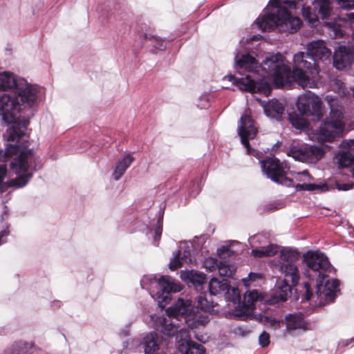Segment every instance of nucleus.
<instances>
[{
    "mask_svg": "<svg viewBox=\"0 0 354 354\" xmlns=\"http://www.w3.org/2000/svg\"><path fill=\"white\" fill-rule=\"evenodd\" d=\"M235 68L242 77L227 75L225 77L239 90L249 93H261L266 96L271 93L272 88L263 75H259L262 71L265 75L272 77L277 87L283 85L284 77H287L288 66L285 63V57L279 53H270L259 65L256 58L250 53L234 56Z\"/></svg>",
    "mask_w": 354,
    "mask_h": 354,
    "instance_id": "1",
    "label": "nucleus"
},
{
    "mask_svg": "<svg viewBox=\"0 0 354 354\" xmlns=\"http://www.w3.org/2000/svg\"><path fill=\"white\" fill-rule=\"evenodd\" d=\"M8 144L3 151L0 149V192L9 187H23L32 177V172L40 169L42 163L32 149H28L26 133L13 128L10 133Z\"/></svg>",
    "mask_w": 354,
    "mask_h": 354,
    "instance_id": "2",
    "label": "nucleus"
},
{
    "mask_svg": "<svg viewBox=\"0 0 354 354\" xmlns=\"http://www.w3.org/2000/svg\"><path fill=\"white\" fill-rule=\"evenodd\" d=\"M168 317H157L155 322L160 332L167 337H176V344L180 354H206L201 344L191 339L189 331L178 322L186 324L192 330L204 326L209 322L207 315L198 316L189 299H178L167 309Z\"/></svg>",
    "mask_w": 354,
    "mask_h": 354,
    "instance_id": "3",
    "label": "nucleus"
},
{
    "mask_svg": "<svg viewBox=\"0 0 354 354\" xmlns=\"http://www.w3.org/2000/svg\"><path fill=\"white\" fill-rule=\"evenodd\" d=\"M299 0H270L271 8L256 20V25L262 31H271L278 28L281 31L296 32L302 24L297 17L290 15L288 9L299 8Z\"/></svg>",
    "mask_w": 354,
    "mask_h": 354,
    "instance_id": "4",
    "label": "nucleus"
},
{
    "mask_svg": "<svg viewBox=\"0 0 354 354\" xmlns=\"http://www.w3.org/2000/svg\"><path fill=\"white\" fill-rule=\"evenodd\" d=\"M34 93L35 99L32 103L29 102V97H26V99L22 101L19 92L0 95V120L7 124H16L20 117H22L24 118L22 126L17 129H20L24 132L29 124V118L34 115L37 106L38 88H35Z\"/></svg>",
    "mask_w": 354,
    "mask_h": 354,
    "instance_id": "5",
    "label": "nucleus"
},
{
    "mask_svg": "<svg viewBox=\"0 0 354 354\" xmlns=\"http://www.w3.org/2000/svg\"><path fill=\"white\" fill-rule=\"evenodd\" d=\"M325 101L330 109L329 115L321 121L314 131V138L320 144L332 142L337 137L343 136L346 122L344 107L337 96L327 95Z\"/></svg>",
    "mask_w": 354,
    "mask_h": 354,
    "instance_id": "6",
    "label": "nucleus"
},
{
    "mask_svg": "<svg viewBox=\"0 0 354 354\" xmlns=\"http://www.w3.org/2000/svg\"><path fill=\"white\" fill-rule=\"evenodd\" d=\"M36 88V86L28 83L24 78L17 77L8 72L0 73V91L19 92L22 101L26 100V97H29V102L32 103Z\"/></svg>",
    "mask_w": 354,
    "mask_h": 354,
    "instance_id": "7",
    "label": "nucleus"
},
{
    "mask_svg": "<svg viewBox=\"0 0 354 354\" xmlns=\"http://www.w3.org/2000/svg\"><path fill=\"white\" fill-rule=\"evenodd\" d=\"M303 261L308 268L304 275L310 281H316L332 270L331 264L323 253L308 251L303 254Z\"/></svg>",
    "mask_w": 354,
    "mask_h": 354,
    "instance_id": "8",
    "label": "nucleus"
},
{
    "mask_svg": "<svg viewBox=\"0 0 354 354\" xmlns=\"http://www.w3.org/2000/svg\"><path fill=\"white\" fill-rule=\"evenodd\" d=\"M297 109L302 115L312 116L314 120L319 121L324 116L322 102L311 91H306L298 97Z\"/></svg>",
    "mask_w": 354,
    "mask_h": 354,
    "instance_id": "9",
    "label": "nucleus"
},
{
    "mask_svg": "<svg viewBox=\"0 0 354 354\" xmlns=\"http://www.w3.org/2000/svg\"><path fill=\"white\" fill-rule=\"evenodd\" d=\"M299 257L300 253L297 249L283 248L280 251V270L285 276L290 278L292 286H296L299 280V270L295 265Z\"/></svg>",
    "mask_w": 354,
    "mask_h": 354,
    "instance_id": "10",
    "label": "nucleus"
},
{
    "mask_svg": "<svg viewBox=\"0 0 354 354\" xmlns=\"http://www.w3.org/2000/svg\"><path fill=\"white\" fill-rule=\"evenodd\" d=\"M316 296L322 304V299H324L326 302H333L339 291V281L337 279H330L326 274L316 280Z\"/></svg>",
    "mask_w": 354,
    "mask_h": 354,
    "instance_id": "11",
    "label": "nucleus"
},
{
    "mask_svg": "<svg viewBox=\"0 0 354 354\" xmlns=\"http://www.w3.org/2000/svg\"><path fill=\"white\" fill-rule=\"evenodd\" d=\"M208 286L209 297L223 295L227 301H232L234 304L241 301L239 288L231 287L227 279L218 280L216 278H212L210 279Z\"/></svg>",
    "mask_w": 354,
    "mask_h": 354,
    "instance_id": "12",
    "label": "nucleus"
},
{
    "mask_svg": "<svg viewBox=\"0 0 354 354\" xmlns=\"http://www.w3.org/2000/svg\"><path fill=\"white\" fill-rule=\"evenodd\" d=\"M324 154L322 148L308 145L293 147L288 153V155L295 160L308 163L317 162L324 156Z\"/></svg>",
    "mask_w": 354,
    "mask_h": 354,
    "instance_id": "13",
    "label": "nucleus"
},
{
    "mask_svg": "<svg viewBox=\"0 0 354 354\" xmlns=\"http://www.w3.org/2000/svg\"><path fill=\"white\" fill-rule=\"evenodd\" d=\"M257 131L254 121L248 115H243L240 119V124L238 126V134L248 155H254L255 150L251 148L249 140L254 138Z\"/></svg>",
    "mask_w": 354,
    "mask_h": 354,
    "instance_id": "14",
    "label": "nucleus"
},
{
    "mask_svg": "<svg viewBox=\"0 0 354 354\" xmlns=\"http://www.w3.org/2000/svg\"><path fill=\"white\" fill-rule=\"evenodd\" d=\"M158 286L159 290L152 297L157 301L158 306L161 308H164L171 300V292H179L181 290L180 285L170 282L164 276L159 278Z\"/></svg>",
    "mask_w": 354,
    "mask_h": 354,
    "instance_id": "15",
    "label": "nucleus"
},
{
    "mask_svg": "<svg viewBox=\"0 0 354 354\" xmlns=\"http://www.w3.org/2000/svg\"><path fill=\"white\" fill-rule=\"evenodd\" d=\"M333 66L338 70L349 69L354 62L353 45H340L335 50L333 55Z\"/></svg>",
    "mask_w": 354,
    "mask_h": 354,
    "instance_id": "16",
    "label": "nucleus"
},
{
    "mask_svg": "<svg viewBox=\"0 0 354 354\" xmlns=\"http://www.w3.org/2000/svg\"><path fill=\"white\" fill-rule=\"evenodd\" d=\"M163 337L155 331H151L142 335L138 347L144 354H161Z\"/></svg>",
    "mask_w": 354,
    "mask_h": 354,
    "instance_id": "17",
    "label": "nucleus"
},
{
    "mask_svg": "<svg viewBox=\"0 0 354 354\" xmlns=\"http://www.w3.org/2000/svg\"><path fill=\"white\" fill-rule=\"evenodd\" d=\"M304 69L297 67H292V71L288 66L287 69V77H284L283 85L279 87H289L291 86L293 82L297 84L302 88L307 87L312 88L314 84L313 82L310 80V75L306 73Z\"/></svg>",
    "mask_w": 354,
    "mask_h": 354,
    "instance_id": "18",
    "label": "nucleus"
},
{
    "mask_svg": "<svg viewBox=\"0 0 354 354\" xmlns=\"http://www.w3.org/2000/svg\"><path fill=\"white\" fill-rule=\"evenodd\" d=\"M277 181H274L276 183L285 185L286 187H295L297 192L309 191V192H324L328 190V186L325 183H298L295 185L293 184V180L286 176V171L283 170L281 176H277Z\"/></svg>",
    "mask_w": 354,
    "mask_h": 354,
    "instance_id": "19",
    "label": "nucleus"
},
{
    "mask_svg": "<svg viewBox=\"0 0 354 354\" xmlns=\"http://www.w3.org/2000/svg\"><path fill=\"white\" fill-rule=\"evenodd\" d=\"M293 67L306 69V72L314 78L319 74V66L313 59L310 58L306 51L298 52L293 56Z\"/></svg>",
    "mask_w": 354,
    "mask_h": 354,
    "instance_id": "20",
    "label": "nucleus"
},
{
    "mask_svg": "<svg viewBox=\"0 0 354 354\" xmlns=\"http://www.w3.org/2000/svg\"><path fill=\"white\" fill-rule=\"evenodd\" d=\"M259 297V294L256 290L245 293L243 295V305L241 306L240 301L238 302L239 306L234 309L233 315L241 319H245L252 311L254 302L257 301Z\"/></svg>",
    "mask_w": 354,
    "mask_h": 354,
    "instance_id": "21",
    "label": "nucleus"
},
{
    "mask_svg": "<svg viewBox=\"0 0 354 354\" xmlns=\"http://www.w3.org/2000/svg\"><path fill=\"white\" fill-rule=\"evenodd\" d=\"M262 171L272 181H277L284 170L279 160L274 156L268 157L260 161Z\"/></svg>",
    "mask_w": 354,
    "mask_h": 354,
    "instance_id": "22",
    "label": "nucleus"
},
{
    "mask_svg": "<svg viewBox=\"0 0 354 354\" xmlns=\"http://www.w3.org/2000/svg\"><path fill=\"white\" fill-rule=\"evenodd\" d=\"M307 52L310 58L317 63L318 60H326L330 57L331 51L322 40H315L307 44Z\"/></svg>",
    "mask_w": 354,
    "mask_h": 354,
    "instance_id": "23",
    "label": "nucleus"
},
{
    "mask_svg": "<svg viewBox=\"0 0 354 354\" xmlns=\"http://www.w3.org/2000/svg\"><path fill=\"white\" fill-rule=\"evenodd\" d=\"M174 257L171 259L169 268L174 270L180 268L184 263L192 261V254L190 247L184 243L180 246V249L174 252Z\"/></svg>",
    "mask_w": 354,
    "mask_h": 354,
    "instance_id": "24",
    "label": "nucleus"
},
{
    "mask_svg": "<svg viewBox=\"0 0 354 354\" xmlns=\"http://www.w3.org/2000/svg\"><path fill=\"white\" fill-rule=\"evenodd\" d=\"M286 322V330L291 332L297 329L306 330L308 329V322L305 320L302 313L288 314L285 317Z\"/></svg>",
    "mask_w": 354,
    "mask_h": 354,
    "instance_id": "25",
    "label": "nucleus"
},
{
    "mask_svg": "<svg viewBox=\"0 0 354 354\" xmlns=\"http://www.w3.org/2000/svg\"><path fill=\"white\" fill-rule=\"evenodd\" d=\"M263 107L264 113L268 117L281 121L285 107L278 100L272 99L266 102Z\"/></svg>",
    "mask_w": 354,
    "mask_h": 354,
    "instance_id": "26",
    "label": "nucleus"
},
{
    "mask_svg": "<svg viewBox=\"0 0 354 354\" xmlns=\"http://www.w3.org/2000/svg\"><path fill=\"white\" fill-rule=\"evenodd\" d=\"M180 277L189 286L192 285L196 290H201L206 281L205 274L194 270L183 272Z\"/></svg>",
    "mask_w": 354,
    "mask_h": 354,
    "instance_id": "27",
    "label": "nucleus"
},
{
    "mask_svg": "<svg viewBox=\"0 0 354 354\" xmlns=\"http://www.w3.org/2000/svg\"><path fill=\"white\" fill-rule=\"evenodd\" d=\"M35 349L34 343L19 341L14 343L2 354H33Z\"/></svg>",
    "mask_w": 354,
    "mask_h": 354,
    "instance_id": "28",
    "label": "nucleus"
},
{
    "mask_svg": "<svg viewBox=\"0 0 354 354\" xmlns=\"http://www.w3.org/2000/svg\"><path fill=\"white\" fill-rule=\"evenodd\" d=\"M314 12L319 14L322 19H327L331 14L332 6L330 0H315L313 2Z\"/></svg>",
    "mask_w": 354,
    "mask_h": 354,
    "instance_id": "29",
    "label": "nucleus"
},
{
    "mask_svg": "<svg viewBox=\"0 0 354 354\" xmlns=\"http://www.w3.org/2000/svg\"><path fill=\"white\" fill-rule=\"evenodd\" d=\"M134 161V158L130 155L125 156L120 161L118 162L113 173V178L118 180L122 175L125 173L126 170L129 167L131 163Z\"/></svg>",
    "mask_w": 354,
    "mask_h": 354,
    "instance_id": "30",
    "label": "nucleus"
},
{
    "mask_svg": "<svg viewBox=\"0 0 354 354\" xmlns=\"http://www.w3.org/2000/svg\"><path fill=\"white\" fill-rule=\"evenodd\" d=\"M291 282L290 278L284 275V279L279 286V290L276 291L273 299H276V302L286 301L288 295L291 293V287L289 284Z\"/></svg>",
    "mask_w": 354,
    "mask_h": 354,
    "instance_id": "31",
    "label": "nucleus"
},
{
    "mask_svg": "<svg viewBox=\"0 0 354 354\" xmlns=\"http://www.w3.org/2000/svg\"><path fill=\"white\" fill-rule=\"evenodd\" d=\"M197 307L200 308L205 312H210L213 310L214 307V301L211 297L207 295V292H201L196 297Z\"/></svg>",
    "mask_w": 354,
    "mask_h": 354,
    "instance_id": "32",
    "label": "nucleus"
},
{
    "mask_svg": "<svg viewBox=\"0 0 354 354\" xmlns=\"http://www.w3.org/2000/svg\"><path fill=\"white\" fill-rule=\"evenodd\" d=\"M288 120L292 126L298 130H304L308 126V122L301 115L296 113L288 115Z\"/></svg>",
    "mask_w": 354,
    "mask_h": 354,
    "instance_id": "33",
    "label": "nucleus"
},
{
    "mask_svg": "<svg viewBox=\"0 0 354 354\" xmlns=\"http://www.w3.org/2000/svg\"><path fill=\"white\" fill-rule=\"evenodd\" d=\"M337 164L339 168L351 167V172L352 176L354 178V156L347 153H342L339 156Z\"/></svg>",
    "mask_w": 354,
    "mask_h": 354,
    "instance_id": "34",
    "label": "nucleus"
},
{
    "mask_svg": "<svg viewBox=\"0 0 354 354\" xmlns=\"http://www.w3.org/2000/svg\"><path fill=\"white\" fill-rule=\"evenodd\" d=\"M277 252V247L275 245L270 244L266 247L260 249H253L252 253L255 257H271Z\"/></svg>",
    "mask_w": 354,
    "mask_h": 354,
    "instance_id": "35",
    "label": "nucleus"
},
{
    "mask_svg": "<svg viewBox=\"0 0 354 354\" xmlns=\"http://www.w3.org/2000/svg\"><path fill=\"white\" fill-rule=\"evenodd\" d=\"M217 269L221 276L232 277L234 273V268L226 261H220Z\"/></svg>",
    "mask_w": 354,
    "mask_h": 354,
    "instance_id": "36",
    "label": "nucleus"
},
{
    "mask_svg": "<svg viewBox=\"0 0 354 354\" xmlns=\"http://www.w3.org/2000/svg\"><path fill=\"white\" fill-rule=\"evenodd\" d=\"M162 232V216L159 218L154 229V245L158 246Z\"/></svg>",
    "mask_w": 354,
    "mask_h": 354,
    "instance_id": "37",
    "label": "nucleus"
},
{
    "mask_svg": "<svg viewBox=\"0 0 354 354\" xmlns=\"http://www.w3.org/2000/svg\"><path fill=\"white\" fill-rule=\"evenodd\" d=\"M302 15L303 17L308 20L310 23H315L318 21V16L315 12L314 14L311 13V8L310 7L303 6L302 8Z\"/></svg>",
    "mask_w": 354,
    "mask_h": 354,
    "instance_id": "38",
    "label": "nucleus"
},
{
    "mask_svg": "<svg viewBox=\"0 0 354 354\" xmlns=\"http://www.w3.org/2000/svg\"><path fill=\"white\" fill-rule=\"evenodd\" d=\"M261 321L266 325L272 327L274 329L280 328V321L272 317L264 316Z\"/></svg>",
    "mask_w": 354,
    "mask_h": 354,
    "instance_id": "39",
    "label": "nucleus"
},
{
    "mask_svg": "<svg viewBox=\"0 0 354 354\" xmlns=\"http://www.w3.org/2000/svg\"><path fill=\"white\" fill-rule=\"evenodd\" d=\"M304 286L305 288V293H304L303 297L301 298V302L310 301V299L312 298V297L313 296L310 282V281L304 282Z\"/></svg>",
    "mask_w": 354,
    "mask_h": 354,
    "instance_id": "40",
    "label": "nucleus"
},
{
    "mask_svg": "<svg viewBox=\"0 0 354 354\" xmlns=\"http://www.w3.org/2000/svg\"><path fill=\"white\" fill-rule=\"evenodd\" d=\"M144 37L146 39H149L153 37V36L149 35L147 33L144 34ZM154 39L156 42V44L153 45V48L155 49H157L159 50H163L166 48V46L163 44V41L161 39H160L159 38H157L156 37H154Z\"/></svg>",
    "mask_w": 354,
    "mask_h": 354,
    "instance_id": "41",
    "label": "nucleus"
},
{
    "mask_svg": "<svg viewBox=\"0 0 354 354\" xmlns=\"http://www.w3.org/2000/svg\"><path fill=\"white\" fill-rule=\"evenodd\" d=\"M259 343L261 347H267L270 344V335L263 331L259 337Z\"/></svg>",
    "mask_w": 354,
    "mask_h": 354,
    "instance_id": "42",
    "label": "nucleus"
},
{
    "mask_svg": "<svg viewBox=\"0 0 354 354\" xmlns=\"http://www.w3.org/2000/svg\"><path fill=\"white\" fill-rule=\"evenodd\" d=\"M338 4L344 9L354 8V0H336Z\"/></svg>",
    "mask_w": 354,
    "mask_h": 354,
    "instance_id": "43",
    "label": "nucleus"
},
{
    "mask_svg": "<svg viewBox=\"0 0 354 354\" xmlns=\"http://www.w3.org/2000/svg\"><path fill=\"white\" fill-rule=\"evenodd\" d=\"M354 187V183H340L339 182L335 183V188L339 191H347L352 189Z\"/></svg>",
    "mask_w": 354,
    "mask_h": 354,
    "instance_id": "44",
    "label": "nucleus"
},
{
    "mask_svg": "<svg viewBox=\"0 0 354 354\" xmlns=\"http://www.w3.org/2000/svg\"><path fill=\"white\" fill-rule=\"evenodd\" d=\"M204 263L205 266L208 268L209 271L214 270L215 268H217V266L218 265L217 260L215 259H207Z\"/></svg>",
    "mask_w": 354,
    "mask_h": 354,
    "instance_id": "45",
    "label": "nucleus"
},
{
    "mask_svg": "<svg viewBox=\"0 0 354 354\" xmlns=\"http://www.w3.org/2000/svg\"><path fill=\"white\" fill-rule=\"evenodd\" d=\"M234 333L237 335L245 337L250 333V330H248L243 327H236L234 330Z\"/></svg>",
    "mask_w": 354,
    "mask_h": 354,
    "instance_id": "46",
    "label": "nucleus"
},
{
    "mask_svg": "<svg viewBox=\"0 0 354 354\" xmlns=\"http://www.w3.org/2000/svg\"><path fill=\"white\" fill-rule=\"evenodd\" d=\"M130 328L131 324L129 323L124 326L123 328H122L119 332V335L120 337H127L130 335Z\"/></svg>",
    "mask_w": 354,
    "mask_h": 354,
    "instance_id": "47",
    "label": "nucleus"
},
{
    "mask_svg": "<svg viewBox=\"0 0 354 354\" xmlns=\"http://www.w3.org/2000/svg\"><path fill=\"white\" fill-rule=\"evenodd\" d=\"M297 176H298V177H305V178H308V180L313 179L312 176L310 175L308 170H304L301 172L297 173Z\"/></svg>",
    "mask_w": 354,
    "mask_h": 354,
    "instance_id": "48",
    "label": "nucleus"
},
{
    "mask_svg": "<svg viewBox=\"0 0 354 354\" xmlns=\"http://www.w3.org/2000/svg\"><path fill=\"white\" fill-rule=\"evenodd\" d=\"M348 19L350 20L351 26L352 28L354 29V13H349L348 15ZM352 38H353V40L354 41V30H353V32Z\"/></svg>",
    "mask_w": 354,
    "mask_h": 354,
    "instance_id": "49",
    "label": "nucleus"
},
{
    "mask_svg": "<svg viewBox=\"0 0 354 354\" xmlns=\"http://www.w3.org/2000/svg\"><path fill=\"white\" fill-rule=\"evenodd\" d=\"M9 234V230L8 229H6L1 232L0 233V244L3 242L2 239L3 237L7 236Z\"/></svg>",
    "mask_w": 354,
    "mask_h": 354,
    "instance_id": "50",
    "label": "nucleus"
},
{
    "mask_svg": "<svg viewBox=\"0 0 354 354\" xmlns=\"http://www.w3.org/2000/svg\"><path fill=\"white\" fill-rule=\"evenodd\" d=\"M195 338H196L198 341H199V342H203V343H205V342L206 339H207V337H206V336H205V335H197V334H196V335H195Z\"/></svg>",
    "mask_w": 354,
    "mask_h": 354,
    "instance_id": "51",
    "label": "nucleus"
},
{
    "mask_svg": "<svg viewBox=\"0 0 354 354\" xmlns=\"http://www.w3.org/2000/svg\"><path fill=\"white\" fill-rule=\"evenodd\" d=\"M229 249L227 247H222L217 250V253L218 255H221L227 252H228Z\"/></svg>",
    "mask_w": 354,
    "mask_h": 354,
    "instance_id": "52",
    "label": "nucleus"
},
{
    "mask_svg": "<svg viewBox=\"0 0 354 354\" xmlns=\"http://www.w3.org/2000/svg\"><path fill=\"white\" fill-rule=\"evenodd\" d=\"M301 178H302V177H298L297 174V175H296V176H295V179H296V180H297V181H299V182H301V181H305V180H306V179L302 180V179H301Z\"/></svg>",
    "mask_w": 354,
    "mask_h": 354,
    "instance_id": "53",
    "label": "nucleus"
},
{
    "mask_svg": "<svg viewBox=\"0 0 354 354\" xmlns=\"http://www.w3.org/2000/svg\"><path fill=\"white\" fill-rule=\"evenodd\" d=\"M353 339H354V337H353V338L350 339H349V342H352L353 341Z\"/></svg>",
    "mask_w": 354,
    "mask_h": 354,
    "instance_id": "54",
    "label": "nucleus"
},
{
    "mask_svg": "<svg viewBox=\"0 0 354 354\" xmlns=\"http://www.w3.org/2000/svg\"><path fill=\"white\" fill-rule=\"evenodd\" d=\"M348 340L346 341V344L345 345L348 346Z\"/></svg>",
    "mask_w": 354,
    "mask_h": 354,
    "instance_id": "55",
    "label": "nucleus"
},
{
    "mask_svg": "<svg viewBox=\"0 0 354 354\" xmlns=\"http://www.w3.org/2000/svg\"><path fill=\"white\" fill-rule=\"evenodd\" d=\"M352 142H354V140H351Z\"/></svg>",
    "mask_w": 354,
    "mask_h": 354,
    "instance_id": "56",
    "label": "nucleus"
}]
</instances>
